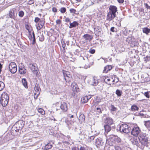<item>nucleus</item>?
<instances>
[{"label": "nucleus", "mask_w": 150, "mask_h": 150, "mask_svg": "<svg viewBox=\"0 0 150 150\" xmlns=\"http://www.w3.org/2000/svg\"><path fill=\"white\" fill-rule=\"evenodd\" d=\"M107 141L109 145L112 146L114 144H120L122 142L121 139L117 136L111 134L107 137Z\"/></svg>", "instance_id": "f257e3e1"}, {"label": "nucleus", "mask_w": 150, "mask_h": 150, "mask_svg": "<svg viewBox=\"0 0 150 150\" xmlns=\"http://www.w3.org/2000/svg\"><path fill=\"white\" fill-rule=\"evenodd\" d=\"M9 100L8 95L5 92L3 93L0 97V104L4 107H6L8 104Z\"/></svg>", "instance_id": "f03ea898"}, {"label": "nucleus", "mask_w": 150, "mask_h": 150, "mask_svg": "<svg viewBox=\"0 0 150 150\" xmlns=\"http://www.w3.org/2000/svg\"><path fill=\"white\" fill-rule=\"evenodd\" d=\"M138 139L142 145L146 147L148 146L149 143L148 138L145 134L143 133L140 134L138 137Z\"/></svg>", "instance_id": "7ed1b4c3"}, {"label": "nucleus", "mask_w": 150, "mask_h": 150, "mask_svg": "<svg viewBox=\"0 0 150 150\" xmlns=\"http://www.w3.org/2000/svg\"><path fill=\"white\" fill-rule=\"evenodd\" d=\"M102 79L104 80V81L108 85H111L116 83L118 81V80L115 81V77L108 76H103Z\"/></svg>", "instance_id": "20e7f679"}, {"label": "nucleus", "mask_w": 150, "mask_h": 150, "mask_svg": "<svg viewBox=\"0 0 150 150\" xmlns=\"http://www.w3.org/2000/svg\"><path fill=\"white\" fill-rule=\"evenodd\" d=\"M130 128L129 126L126 123L122 124L120 127V131L121 132L128 133L129 132Z\"/></svg>", "instance_id": "39448f33"}, {"label": "nucleus", "mask_w": 150, "mask_h": 150, "mask_svg": "<svg viewBox=\"0 0 150 150\" xmlns=\"http://www.w3.org/2000/svg\"><path fill=\"white\" fill-rule=\"evenodd\" d=\"M62 72L66 81L68 83L70 82L72 79V76L70 73L64 70H62Z\"/></svg>", "instance_id": "423d86ee"}, {"label": "nucleus", "mask_w": 150, "mask_h": 150, "mask_svg": "<svg viewBox=\"0 0 150 150\" xmlns=\"http://www.w3.org/2000/svg\"><path fill=\"white\" fill-rule=\"evenodd\" d=\"M141 132V130L138 126L134 127L132 129L131 134L136 137H138Z\"/></svg>", "instance_id": "0eeeda50"}, {"label": "nucleus", "mask_w": 150, "mask_h": 150, "mask_svg": "<svg viewBox=\"0 0 150 150\" xmlns=\"http://www.w3.org/2000/svg\"><path fill=\"white\" fill-rule=\"evenodd\" d=\"M9 71L12 74L15 73L17 71V66L16 64L14 62H11L8 66Z\"/></svg>", "instance_id": "6e6552de"}, {"label": "nucleus", "mask_w": 150, "mask_h": 150, "mask_svg": "<svg viewBox=\"0 0 150 150\" xmlns=\"http://www.w3.org/2000/svg\"><path fill=\"white\" fill-rule=\"evenodd\" d=\"M24 125V122L22 120H19L14 125V126L16 128V131H18L21 130Z\"/></svg>", "instance_id": "1a4fd4ad"}, {"label": "nucleus", "mask_w": 150, "mask_h": 150, "mask_svg": "<svg viewBox=\"0 0 150 150\" xmlns=\"http://www.w3.org/2000/svg\"><path fill=\"white\" fill-rule=\"evenodd\" d=\"M40 88L39 85L36 84L34 87L33 92L34 93V98L36 99L38 98L40 93Z\"/></svg>", "instance_id": "9d476101"}, {"label": "nucleus", "mask_w": 150, "mask_h": 150, "mask_svg": "<svg viewBox=\"0 0 150 150\" xmlns=\"http://www.w3.org/2000/svg\"><path fill=\"white\" fill-rule=\"evenodd\" d=\"M71 87L72 90L74 94L79 91V88L77 84L75 82H72L71 84Z\"/></svg>", "instance_id": "9b49d317"}, {"label": "nucleus", "mask_w": 150, "mask_h": 150, "mask_svg": "<svg viewBox=\"0 0 150 150\" xmlns=\"http://www.w3.org/2000/svg\"><path fill=\"white\" fill-rule=\"evenodd\" d=\"M16 8H13L11 9L9 11L8 14L9 17L11 18L15 19L17 16V13H16Z\"/></svg>", "instance_id": "f8f14e48"}, {"label": "nucleus", "mask_w": 150, "mask_h": 150, "mask_svg": "<svg viewBox=\"0 0 150 150\" xmlns=\"http://www.w3.org/2000/svg\"><path fill=\"white\" fill-rule=\"evenodd\" d=\"M45 22V19L44 18L40 20L38 23L36 25L37 29L38 30H40L43 28Z\"/></svg>", "instance_id": "ddd939ff"}, {"label": "nucleus", "mask_w": 150, "mask_h": 150, "mask_svg": "<svg viewBox=\"0 0 150 150\" xmlns=\"http://www.w3.org/2000/svg\"><path fill=\"white\" fill-rule=\"evenodd\" d=\"M116 16V14L112 13L109 11L106 17V20L109 21H111Z\"/></svg>", "instance_id": "4468645a"}, {"label": "nucleus", "mask_w": 150, "mask_h": 150, "mask_svg": "<svg viewBox=\"0 0 150 150\" xmlns=\"http://www.w3.org/2000/svg\"><path fill=\"white\" fill-rule=\"evenodd\" d=\"M68 105L65 102L61 103L60 108L62 111L63 112H67L68 110Z\"/></svg>", "instance_id": "2eb2a0df"}, {"label": "nucleus", "mask_w": 150, "mask_h": 150, "mask_svg": "<svg viewBox=\"0 0 150 150\" xmlns=\"http://www.w3.org/2000/svg\"><path fill=\"white\" fill-rule=\"evenodd\" d=\"M103 143L102 139L100 137L96 139L95 144L98 148L103 145Z\"/></svg>", "instance_id": "dca6fc26"}, {"label": "nucleus", "mask_w": 150, "mask_h": 150, "mask_svg": "<svg viewBox=\"0 0 150 150\" xmlns=\"http://www.w3.org/2000/svg\"><path fill=\"white\" fill-rule=\"evenodd\" d=\"M104 122L105 124L111 125L113 124V120L112 118L108 117H107L104 120Z\"/></svg>", "instance_id": "f3484780"}, {"label": "nucleus", "mask_w": 150, "mask_h": 150, "mask_svg": "<svg viewBox=\"0 0 150 150\" xmlns=\"http://www.w3.org/2000/svg\"><path fill=\"white\" fill-rule=\"evenodd\" d=\"M132 38L131 37H129L127 38V41L130 44L131 47H134L136 46V43L137 42L135 41H132Z\"/></svg>", "instance_id": "a211bd4d"}, {"label": "nucleus", "mask_w": 150, "mask_h": 150, "mask_svg": "<svg viewBox=\"0 0 150 150\" xmlns=\"http://www.w3.org/2000/svg\"><path fill=\"white\" fill-rule=\"evenodd\" d=\"M113 67L111 65H107L105 66L103 71V73H106L111 70Z\"/></svg>", "instance_id": "6ab92c4d"}, {"label": "nucleus", "mask_w": 150, "mask_h": 150, "mask_svg": "<svg viewBox=\"0 0 150 150\" xmlns=\"http://www.w3.org/2000/svg\"><path fill=\"white\" fill-rule=\"evenodd\" d=\"M91 98V96H85L82 97L81 102L83 103H86L87 102L89 99Z\"/></svg>", "instance_id": "aec40b11"}, {"label": "nucleus", "mask_w": 150, "mask_h": 150, "mask_svg": "<svg viewBox=\"0 0 150 150\" xmlns=\"http://www.w3.org/2000/svg\"><path fill=\"white\" fill-rule=\"evenodd\" d=\"M109 9V11L115 14H116V13L117 11V8L116 6L113 5L110 6Z\"/></svg>", "instance_id": "412c9836"}, {"label": "nucleus", "mask_w": 150, "mask_h": 150, "mask_svg": "<svg viewBox=\"0 0 150 150\" xmlns=\"http://www.w3.org/2000/svg\"><path fill=\"white\" fill-rule=\"evenodd\" d=\"M83 37L85 40H88L89 41H90L93 38V36L90 35L88 34H84Z\"/></svg>", "instance_id": "4be33fe9"}, {"label": "nucleus", "mask_w": 150, "mask_h": 150, "mask_svg": "<svg viewBox=\"0 0 150 150\" xmlns=\"http://www.w3.org/2000/svg\"><path fill=\"white\" fill-rule=\"evenodd\" d=\"M29 67L31 70L33 71L38 69V67L36 64H30Z\"/></svg>", "instance_id": "5701e85b"}, {"label": "nucleus", "mask_w": 150, "mask_h": 150, "mask_svg": "<svg viewBox=\"0 0 150 150\" xmlns=\"http://www.w3.org/2000/svg\"><path fill=\"white\" fill-rule=\"evenodd\" d=\"M85 117L83 114H81L79 117V123L81 124L85 122Z\"/></svg>", "instance_id": "b1692460"}, {"label": "nucleus", "mask_w": 150, "mask_h": 150, "mask_svg": "<svg viewBox=\"0 0 150 150\" xmlns=\"http://www.w3.org/2000/svg\"><path fill=\"white\" fill-rule=\"evenodd\" d=\"M19 71L20 74H23L26 73L27 70L24 67L20 66L19 67Z\"/></svg>", "instance_id": "393cba45"}, {"label": "nucleus", "mask_w": 150, "mask_h": 150, "mask_svg": "<svg viewBox=\"0 0 150 150\" xmlns=\"http://www.w3.org/2000/svg\"><path fill=\"white\" fill-rule=\"evenodd\" d=\"M105 133H108L111 130V125L105 124L104 125Z\"/></svg>", "instance_id": "a878e982"}, {"label": "nucleus", "mask_w": 150, "mask_h": 150, "mask_svg": "<svg viewBox=\"0 0 150 150\" xmlns=\"http://www.w3.org/2000/svg\"><path fill=\"white\" fill-rule=\"evenodd\" d=\"M52 147V145L50 143H48L44 146L43 149V150H47L51 149Z\"/></svg>", "instance_id": "bb28decb"}, {"label": "nucleus", "mask_w": 150, "mask_h": 150, "mask_svg": "<svg viewBox=\"0 0 150 150\" xmlns=\"http://www.w3.org/2000/svg\"><path fill=\"white\" fill-rule=\"evenodd\" d=\"M139 109V107L136 105H133L131 106L130 110L133 112H135L137 111H138Z\"/></svg>", "instance_id": "cd10ccee"}, {"label": "nucleus", "mask_w": 150, "mask_h": 150, "mask_svg": "<svg viewBox=\"0 0 150 150\" xmlns=\"http://www.w3.org/2000/svg\"><path fill=\"white\" fill-rule=\"evenodd\" d=\"M144 123L147 129L150 131V120L144 121Z\"/></svg>", "instance_id": "c85d7f7f"}, {"label": "nucleus", "mask_w": 150, "mask_h": 150, "mask_svg": "<svg viewBox=\"0 0 150 150\" xmlns=\"http://www.w3.org/2000/svg\"><path fill=\"white\" fill-rule=\"evenodd\" d=\"M142 31L144 33L148 35L150 33V29L147 27H144L142 28Z\"/></svg>", "instance_id": "c756f323"}, {"label": "nucleus", "mask_w": 150, "mask_h": 150, "mask_svg": "<svg viewBox=\"0 0 150 150\" xmlns=\"http://www.w3.org/2000/svg\"><path fill=\"white\" fill-rule=\"evenodd\" d=\"M78 25V23L76 21H74L72 23H71L70 24L69 28H70L73 27H75L76 25Z\"/></svg>", "instance_id": "7c9ffc66"}, {"label": "nucleus", "mask_w": 150, "mask_h": 150, "mask_svg": "<svg viewBox=\"0 0 150 150\" xmlns=\"http://www.w3.org/2000/svg\"><path fill=\"white\" fill-rule=\"evenodd\" d=\"M22 81L23 85L26 88H28V83L26 81V79H23Z\"/></svg>", "instance_id": "2f4dec72"}, {"label": "nucleus", "mask_w": 150, "mask_h": 150, "mask_svg": "<svg viewBox=\"0 0 150 150\" xmlns=\"http://www.w3.org/2000/svg\"><path fill=\"white\" fill-rule=\"evenodd\" d=\"M131 142L134 144H137L138 143V141L137 138L132 137L131 139Z\"/></svg>", "instance_id": "473e14b6"}, {"label": "nucleus", "mask_w": 150, "mask_h": 150, "mask_svg": "<svg viewBox=\"0 0 150 150\" xmlns=\"http://www.w3.org/2000/svg\"><path fill=\"white\" fill-rule=\"evenodd\" d=\"M37 110L38 112L40 113L42 115H45V111L42 108H38Z\"/></svg>", "instance_id": "72a5a7b5"}, {"label": "nucleus", "mask_w": 150, "mask_h": 150, "mask_svg": "<svg viewBox=\"0 0 150 150\" xmlns=\"http://www.w3.org/2000/svg\"><path fill=\"white\" fill-rule=\"evenodd\" d=\"M116 94L118 97H120L122 93V91L121 90L117 89L115 92Z\"/></svg>", "instance_id": "f704fd0d"}, {"label": "nucleus", "mask_w": 150, "mask_h": 150, "mask_svg": "<svg viewBox=\"0 0 150 150\" xmlns=\"http://www.w3.org/2000/svg\"><path fill=\"white\" fill-rule=\"evenodd\" d=\"M94 139V137L93 136H91L88 137L86 139V141L88 143L91 142Z\"/></svg>", "instance_id": "c9c22d12"}, {"label": "nucleus", "mask_w": 150, "mask_h": 150, "mask_svg": "<svg viewBox=\"0 0 150 150\" xmlns=\"http://www.w3.org/2000/svg\"><path fill=\"white\" fill-rule=\"evenodd\" d=\"M32 72L33 74H35L36 76H40V72L38 69L37 70H36Z\"/></svg>", "instance_id": "e433bc0d"}, {"label": "nucleus", "mask_w": 150, "mask_h": 150, "mask_svg": "<svg viewBox=\"0 0 150 150\" xmlns=\"http://www.w3.org/2000/svg\"><path fill=\"white\" fill-rule=\"evenodd\" d=\"M69 11L71 13H73L74 14L77 15L78 14V13H76V10L73 8H71L69 9Z\"/></svg>", "instance_id": "4c0bfd02"}, {"label": "nucleus", "mask_w": 150, "mask_h": 150, "mask_svg": "<svg viewBox=\"0 0 150 150\" xmlns=\"http://www.w3.org/2000/svg\"><path fill=\"white\" fill-rule=\"evenodd\" d=\"M5 87L4 83L2 81H0V91L3 90Z\"/></svg>", "instance_id": "58836bf2"}, {"label": "nucleus", "mask_w": 150, "mask_h": 150, "mask_svg": "<svg viewBox=\"0 0 150 150\" xmlns=\"http://www.w3.org/2000/svg\"><path fill=\"white\" fill-rule=\"evenodd\" d=\"M98 81L97 80L93 79L92 81V85L94 86H96L98 85Z\"/></svg>", "instance_id": "ea45409f"}, {"label": "nucleus", "mask_w": 150, "mask_h": 150, "mask_svg": "<svg viewBox=\"0 0 150 150\" xmlns=\"http://www.w3.org/2000/svg\"><path fill=\"white\" fill-rule=\"evenodd\" d=\"M117 110V108L115 107V106L112 105H111V111H116Z\"/></svg>", "instance_id": "a19ab883"}, {"label": "nucleus", "mask_w": 150, "mask_h": 150, "mask_svg": "<svg viewBox=\"0 0 150 150\" xmlns=\"http://www.w3.org/2000/svg\"><path fill=\"white\" fill-rule=\"evenodd\" d=\"M18 16L20 17H22L24 15V13L23 11H21L18 12Z\"/></svg>", "instance_id": "79ce46f5"}, {"label": "nucleus", "mask_w": 150, "mask_h": 150, "mask_svg": "<svg viewBox=\"0 0 150 150\" xmlns=\"http://www.w3.org/2000/svg\"><path fill=\"white\" fill-rule=\"evenodd\" d=\"M60 10L61 13H64L66 12V9L64 7H62L60 8Z\"/></svg>", "instance_id": "37998d69"}, {"label": "nucleus", "mask_w": 150, "mask_h": 150, "mask_svg": "<svg viewBox=\"0 0 150 150\" xmlns=\"http://www.w3.org/2000/svg\"><path fill=\"white\" fill-rule=\"evenodd\" d=\"M38 37H39V39L40 41L42 42L44 41V37L42 35H40L38 36Z\"/></svg>", "instance_id": "c03bdc74"}, {"label": "nucleus", "mask_w": 150, "mask_h": 150, "mask_svg": "<svg viewBox=\"0 0 150 150\" xmlns=\"http://www.w3.org/2000/svg\"><path fill=\"white\" fill-rule=\"evenodd\" d=\"M144 61L146 63L150 61V57L146 56L144 58Z\"/></svg>", "instance_id": "a18cd8bd"}, {"label": "nucleus", "mask_w": 150, "mask_h": 150, "mask_svg": "<svg viewBox=\"0 0 150 150\" xmlns=\"http://www.w3.org/2000/svg\"><path fill=\"white\" fill-rule=\"evenodd\" d=\"M149 93V91H147L145 92L144 93V95L146 96V97L149 98H150Z\"/></svg>", "instance_id": "49530a36"}, {"label": "nucleus", "mask_w": 150, "mask_h": 150, "mask_svg": "<svg viewBox=\"0 0 150 150\" xmlns=\"http://www.w3.org/2000/svg\"><path fill=\"white\" fill-rule=\"evenodd\" d=\"M32 34H33V40H32V44L34 45V44H35V34H34V32L33 31V33H32Z\"/></svg>", "instance_id": "de8ad7c7"}, {"label": "nucleus", "mask_w": 150, "mask_h": 150, "mask_svg": "<svg viewBox=\"0 0 150 150\" xmlns=\"http://www.w3.org/2000/svg\"><path fill=\"white\" fill-rule=\"evenodd\" d=\"M95 100L96 101V102L97 103H99L101 101V99H100V97L98 96H96L95 98Z\"/></svg>", "instance_id": "09e8293b"}, {"label": "nucleus", "mask_w": 150, "mask_h": 150, "mask_svg": "<svg viewBox=\"0 0 150 150\" xmlns=\"http://www.w3.org/2000/svg\"><path fill=\"white\" fill-rule=\"evenodd\" d=\"M53 107L55 108H58L59 106V103L58 102H57L53 104Z\"/></svg>", "instance_id": "8fccbe9b"}, {"label": "nucleus", "mask_w": 150, "mask_h": 150, "mask_svg": "<svg viewBox=\"0 0 150 150\" xmlns=\"http://www.w3.org/2000/svg\"><path fill=\"white\" fill-rule=\"evenodd\" d=\"M25 28L28 31L29 33H30V27L28 25H25Z\"/></svg>", "instance_id": "3c124183"}, {"label": "nucleus", "mask_w": 150, "mask_h": 150, "mask_svg": "<svg viewBox=\"0 0 150 150\" xmlns=\"http://www.w3.org/2000/svg\"><path fill=\"white\" fill-rule=\"evenodd\" d=\"M29 34L28 36L30 40L32 41L33 39V34H32L33 35H32L31 34V32H30V33H29Z\"/></svg>", "instance_id": "603ef678"}, {"label": "nucleus", "mask_w": 150, "mask_h": 150, "mask_svg": "<svg viewBox=\"0 0 150 150\" xmlns=\"http://www.w3.org/2000/svg\"><path fill=\"white\" fill-rule=\"evenodd\" d=\"M89 52L91 54H93L95 52V50L92 48H91L89 50Z\"/></svg>", "instance_id": "864d4df0"}, {"label": "nucleus", "mask_w": 150, "mask_h": 150, "mask_svg": "<svg viewBox=\"0 0 150 150\" xmlns=\"http://www.w3.org/2000/svg\"><path fill=\"white\" fill-rule=\"evenodd\" d=\"M115 150H122L120 147L118 146H115Z\"/></svg>", "instance_id": "5fc2aeb1"}, {"label": "nucleus", "mask_w": 150, "mask_h": 150, "mask_svg": "<svg viewBox=\"0 0 150 150\" xmlns=\"http://www.w3.org/2000/svg\"><path fill=\"white\" fill-rule=\"evenodd\" d=\"M52 11L54 13H56L57 11V9L56 8L53 7L52 9Z\"/></svg>", "instance_id": "6e6d98bb"}, {"label": "nucleus", "mask_w": 150, "mask_h": 150, "mask_svg": "<svg viewBox=\"0 0 150 150\" xmlns=\"http://www.w3.org/2000/svg\"><path fill=\"white\" fill-rule=\"evenodd\" d=\"M28 4L31 5L34 3V0H30L28 2Z\"/></svg>", "instance_id": "4d7b16f0"}, {"label": "nucleus", "mask_w": 150, "mask_h": 150, "mask_svg": "<svg viewBox=\"0 0 150 150\" xmlns=\"http://www.w3.org/2000/svg\"><path fill=\"white\" fill-rule=\"evenodd\" d=\"M62 47L63 48V49L64 50H65V47L66 46V45L65 43L64 42V41H63V42H62Z\"/></svg>", "instance_id": "13d9d810"}, {"label": "nucleus", "mask_w": 150, "mask_h": 150, "mask_svg": "<svg viewBox=\"0 0 150 150\" xmlns=\"http://www.w3.org/2000/svg\"><path fill=\"white\" fill-rule=\"evenodd\" d=\"M40 20V18L38 17H35L34 20L35 23H38Z\"/></svg>", "instance_id": "bf43d9fd"}, {"label": "nucleus", "mask_w": 150, "mask_h": 150, "mask_svg": "<svg viewBox=\"0 0 150 150\" xmlns=\"http://www.w3.org/2000/svg\"><path fill=\"white\" fill-rule=\"evenodd\" d=\"M62 21L59 19L57 20L56 21V23L57 24H60L61 23Z\"/></svg>", "instance_id": "052dcab7"}, {"label": "nucleus", "mask_w": 150, "mask_h": 150, "mask_svg": "<svg viewBox=\"0 0 150 150\" xmlns=\"http://www.w3.org/2000/svg\"><path fill=\"white\" fill-rule=\"evenodd\" d=\"M65 21L66 22H71L70 19L68 18H67L65 20Z\"/></svg>", "instance_id": "680f3d73"}, {"label": "nucleus", "mask_w": 150, "mask_h": 150, "mask_svg": "<svg viewBox=\"0 0 150 150\" xmlns=\"http://www.w3.org/2000/svg\"><path fill=\"white\" fill-rule=\"evenodd\" d=\"M115 28L114 27H112L110 29V30L111 31L113 32H115ZM115 29H116V28H115Z\"/></svg>", "instance_id": "e2e57ef3"}, {"label": "nucleus", "mask_w": 150, "mask_h": 150, "mask_svg": "<svg viewBox=\"0 0 150 150\" xmlns=\"http://www.w3.org/2000/svg\"><path fill=\"white\" fill-rule=\"evenodd\" d=\"M96 110L97 111V112L99 113H101V110L99 108H96Z\"/></svg>", "instance_id": "0e129e2a"}, {"label": "nucleus", "mask_w": 150, "mask_h": 150, "mask_svg": "<svg viewBox=\"0 0 150 150\" xmlns=\"http://www.w3.org/2000/svg\"><path fill=\"white\" fill-rule=\"evenodd\" d=\"M71 150H79V148L78 147H74L71 149Z\"/></svg>", "instance_id": "69168bd1"}, {"label": "nucleus", "mask_w": 150, "mask_h": 150, "mask_svg": "<svg viewBox=\"0 0 150 150\" xmlns=\"http://www.w3.org/2000/svg\"><path fill=\"white\" fill-rule=\"evenodd\" d=\"M79 150H86V149L84 147L81 146Z\"/></svg>", "instance_id": "338daca9"}, {"label": "nucleus", "mask_w": 150, "mask_h": 150, "mask_svg": "<svg viewBox=\"0 0 150 150\" xmlns=\"http://www.w3.org/2000/svg\"><path fill=\"white\" fill-rule=\"evenodd\" d=\"M145 5L147 9H150V6H149L147 4H145Z\"/></svg>", "instance_id": "774afa93"}]
</instances>
